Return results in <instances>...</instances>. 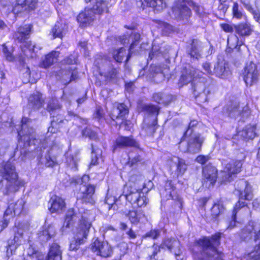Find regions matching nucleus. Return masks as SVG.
I'll return each mask as SVG.
<instances>
[{"label":"nucleus","instance_id":"obj_1","mask_svg":"<svg viewBox=\"0 0 260 260\" xmlns=\"http://www.w3.org/2000/svg\"><path fill=\"white\" fill-rule=\"evenodd\" d=\"M235 186L236 190L235 193L239 196V199L238 202L235 205L232 213L226 220L228 230H232L236 226L238 223L236 221V214L240 209L246 206L244 201H250L253 198L252 187L247 181L244 179L239 180L236 182Z\"/></svg>","mask_w":260,"mask_h":260},{"label":"nucleus","instance_id":"obj_2","mask_svg":"<svg viewBox=\"0 0 260 260\" xmlns=\"http://www.w3.org/2000/svg\"><path fill=\"white\" fill-rule=\"evenodd\" d=\"M220 234L216 233L211 237H204L199 239L197 244L204 258L195 257L194 260H223V254L216 249V246L220 244Z\"/></svg>","mask_w":260,"mask_h":260},{"label":"nucleus","instance_id":"obj_3","mask_svg":"<svg viewBox=\"0 0 260 260\" xmlns=\"http://www.w3.org/2000/svg\"><path fill=\"white\" fill-rule=\"evenodd\" d=\"M0 176L7 181L6 188L7 194L18 191L24 185V181L18 178L15 166L7 162L0 167Z\"/></svg>","mask_w":260,"mask_h":260},{"label":"nucleus","instance_id":"obj_4","mask_svg":"<svg viewBox=\"0 0 260 260\" xmlns=\"http://www.w3.org/2000/svg\"><path fill=\"white\" fill-rule=\"evenodd\" d=\"M204 140L205 138L200 134L189 135L185 137L183 135L179 143V148L184 153H197L201 150Z\"/></svg>","mask_w":260,"mask_h":260},{"label":"nucleus","instance_id":"obj_5","mask_svg":"<svg viewBox=\"0 0 260 260\" xmlns=\"http://www.w3.org/2000/svg\"><path fill=\"white\" fill-rule=\"evenodd\" d=\"M94 217L90 211L84 212L82 218L79 220V223L74 232V239L79 242H85L87 239L91 222Z\"/></svg>","mask_w":260,"mask_h":260},{"label":"nucleus","instance_id":"obj_6","mask_svg":"<svg viewBox=\"0 0 260 260\" xmlns=\"http://www.w3.org/2000/svg\"><path fill=\"white\" fill-rule=\"evenodd\" d=\"M212 79L208 76H199L192 82L193 93L196 98L201 96L203 102L208 101V95L210 94V89L213 85Z\"/></svg>","mask_w":260,"mask_h":260},{"label":"nucleus","instance_id":"obj_7","mask_svg":"<svg viewBox=\"0 0 260 260\" xmlns=\"http://www.w3.org/2000/svg\"><path fill=\"white\" fill-rule=\"evenodd\" d=\"M142 109L151 115L149 118L145 119V123L143 128L148 135H152L155 132L158 126L157 116L159 109L153 105L144 104L142 105Z\"/></svg>","mask_w":260,"mask_h":260},{"label":"nucleus","instance_id":"obj_8","mask_svg":"<svg viewBox=\"0 0 260 260\" xmlns=\"http://www.w3.org/2000/svg\"><path fill=\"white\" fill-rule=\"evenodd\" d=\"M185 0H176L172 8L171 16L178 20L187 22L190 17L191 12L187 7Z\"/></svg>","mask_w":260,"mask_h":260},{"label":"nucleus","instance_id":"obj_9","mask_svg":"<svg viewBox=\"0 0 260 260\" xmlns=\"http://www.w3.org/2000/svg\"><path fill=\"white\" fill-rule=\"evenodd\" d=\"M242 240L249 242H256L260 239V220L250 221L241 231L240 234Z\"/></svg>","mask_w":260,"mask_h":260},{"label":"nucleus","instance_id":"obj_10","mask_svg":"<svg viewBox=\"0 0 260 260\" xmlns=\"http://www.w3.org/2000/svg\"><path fill=\"white\" fill-rule=\"evenodd\" d=\"M31 28V25H25L24 26L19 27L17 31L15 33L14 37L18 41L23 42V45L29 51L37 52L41 49L39 46H37L36 44L32 43L31 42L25 41L30 34Z\"/></svg>","mask_w":260,"mask_h":260},{"label":"nucleus","instance_id":"obj_11","mask_svg":"<svg viewBox=\"0 0 260 260\" xmlns=\"http://www.w3.org/2000/svg\"><path fill=\"white\" fill-rule=\"evenodd\" d=\"M243 80L247 86H251L258 80L259 73L256 65L250 62L245 66L243 72Z\"/></svg>","mask_w":260,"mask_h":260},{"label":"nucleus","instance_id":"obj_12","mask_svg":"<svg viewBox=\"0 0 260 260\" xmlns=\"http://www.w3.org/2000/svg\"><path fill=\"white\" fill-rule=\"evenodd\" d=\"M92 251L98 255L107 257L111 255L112 248L107 242L94 238L91 244Z\"/></svg>","mask_w":260,"mask_h":260},{"label":"nucleus","instance_id":"obj_13","mask_svg":"<svg viewBox=\"0 0 260 260\" xmlns=\"http://www.w3.org/2000/svg\"><path fill=\"white\" fill-rule=\"evenodd\" d=\"M209 47L208 44L199 40L192 39L190 47L187 49V53L191 58L198 60L202 57L205 49Z\"/></svg>","mask_w":260,"mask_h":260},{"label":"nucleus","instance_id":"obj_14","mask_svg":"<svg viewBox=\"0 0 260 260\" xmlns=\"http://www.w3.org/2000/svg\"><path fill=\"white\" fill-rule=\"evenodd\" d=\"M128 113V109L123 103L117 104L112 110L110 114L111 119L115 121L117 125H121L126 120V115Z\"/></svg>","mask_w":260,"mask_h":260},{"label":"nucleus","instance_id":"obj_15","mask_svg":"<svg viewBox=\"0 0 260 260\" xmlns=\"http://www.w3.org/2000/svg\"><path fill=\"white\" fill-rule=\"evenodd\" d=\"M94 191L95 187L93 185L82 183L77 193V199L81 200L83 203L92 204L93 201L92 197Z\"/></svg>","mask_w":260,"mask_h":260},{"label":"nucleus","instance_id":"obj_16","mask_svg":"<svg viewBox=\"0 0 260 260\" xmlns=\"http://www.w3.org/2000/svg\"><path fill=\"white\" fill-rule=\"evenodd\" d=\"M202 72L196 70L193 67H188L184 68L182 71V75L179 81V84L181 86L186 85L191 81L196 79L199 76H201Z\"/></svg>","mask_w":260,"mask_h":260},{"label":"nucleus","instance_id":"obj_17","mask_svg":"<svg viewBox=\"0 0 260 260\" xmlns=\"http://www.w3.org/2000/svg\"><path fill=\"white\" fill-rule=\"evenodd\" d=\"M225 166L223 169L224 175V181H231L232 175L239 173L242 166V162L241 160H231L226 163L223 162Z\"/></svg>","mask_w":260,"mask_h":260},{"label":"nucleus","instance_id":"obj_18","mask_svg":"<svg viewBox=\"0 0 260 260\" xmlns=\"http://www.w3.org/2000/svg\"><path fill=\"white\" fill-rule=\"evenodd\" d=\"M203 185L207 188L212 187L216 181L217 170L213 166H207L203 170Z\"/></svg>","mask_w":260,"mask_h":260},{"label":"nucleus","instance_id":"obj_19","mask_svg":"<svg viewBox=\"0 0 260 260\" xmlns=\"http://www.w3.org/2000/svg\"><path fill=\"white\" fill-rule=\"evenodd\" d=\"M228 110L229 116L235 118L240 117V120L247 118L250 114L248 107L244 104L233 105Z\"/></svg>","mask_w":260,"mask_h":260},{"label":"nucleus","instance_id":"obj_20","mask_svg":"<svg viewBox=\"0 0 260 260\" xmlns=\"http://www.w3.org/2000/svg\"><path fill=\"white\" fill-rule=\"evenodd\" d=\"M161 247L164 249H167L175 255H179L181 253L180 243L175 238H167L165 239Z\"/></svg>","mask_w":260,"mask_h":260},{"label":"nucleus","instance_id":"obj_21","mask_svg":"<svg viewBox=\"0 0 260 260\" xmlns=\"http://www.w3.org/2000/svg\"><path fill=\"white\" fill-rule=\"evenodd\" d=\"M125 216L134 225H137L139 223H145L148 221L145 213L142 210H130L125 213Z\"/></svg>","mask_w":260,"mask_h":260},{"label":"nucleus","instance_id":"obj_22","mask_svg":"<svg viewBox=\"0 0 260 260\" xmlns=\"http://www.w3.org/2000/svg\"><path fill=\"white\" fill-rule=\"evenodd\" d=\"M132 147H139L138 143L132 137H119L116 140L114 151L116 148H126Z\"/></svg>","mask_w":260,"mask_h":260},{"label":"nucleus","instance_id":"obj_23","mask_svg":"<svg viewBox=\"0 0 260 260\" xmlns=\"http://www.w3.org/2000/svg\"><path fill=\"white\" fill-rule=\"evenodd\" d=\"M214 72L221 78H225L231 74L228 63L223 59H218L215 64Z\"/></svg>","mask_w":260,"mask_h":260},{"label":"nucleus","instance_id":"obj_24","mask_svg":"<svg viewBox=\"0 0 260 260\" xmlns=\"http://www.w3.org/2000/svg\"><path fill=\"white\" fill-rule=\"evenodd\" d=\"M87 210H85L83 209L79 210V213H77L75 210L73 208L70 209L68 210L65 220L63 223V228H68L70 227V225L72 224L74 222L77 220L80 217L81 218L82 215L84 212Z\"/></svg>","mask_w":260,"mask_h":260},{"label":"nucleus","instance_id":"obj_25","mask_svg":"<svg viewBox=\"0 0 260 260\" xmlns=\"http://www.w3.org/2000/svg\"><path fill=\"white\" fill-rule=\"evenodd\" d=\"M44 99L42 94L39 92H36L30 95L28 98V105L29 108L34 110H38L42 108L44 105Z\"/></svg>","mask_w":260,"mask_h":260},{"label":"nucleus","instance_id":"obj_26","mask_svg":"<svg viewBox=\"0 0 260 260\" xmlns=\"http://www.w3.org/2000/svg\"><path fill=\"white\" fill-rule=\"evenodd\" d=\"M253 31V26L248 22L240 23L235 26V32L240 37L249 36Z\"/></svg>","mask_w":260,"mask_h":260},{"label":"nucleus","instance_id":"obj_27","mask_svg":"<svg viewBox=\"0 0 260 260\" xmlns=\"http://www.w3.org/2000/svg\"><path fill=\"white\" fill-rule=\"evenodd\" d=\"M171 169H175V174L177 176L183 175L187 170V166L184 159L178 157H174L171 160Z\"/></svg>","mask_w":260,"mask_h":260},{"label":"nucleus","instance_id":"obj_28","mask_svg":"<svg viewBox=\"0 0 260 260\" xmlns=\"http://www.w3.org/2000/svg\"><path fill=\"white\" fill-rule=\"evenodd\" d=\"M94 18L95 15L93 11L88 8L85 9L84 12L80 13L77 16V19L82 26H85L92 22Z\"/></svg>","mask_w":260,"mask_h":260},{"label":"nucleus","instance_id":"obj_29","mask_svg":"<svg viewBox=\"0 0 260 260\" xmlns=\"http://www.w3.org/2000/svg\"><path fill=\"white\" fill-rule=\"evenodd\" d=\"M86 3L90 2L92 8H89L93 11L94 15L101 14L108 11L107 4L104 0H85Z\"/></svg>","mask_w":260,"mask_h":260},{"label":"nucleus","instance_id":"obj_30","mask_svg":"<svg viewBox=\"0 0 260 260\" xmlns=\"http://www.w3.org/2000/svg\"><path fill=\"white\" fill-rule=\"evenodd\" d=\"M51 207L49 210L51 213H62L66 208V204L64 200L57 196L51 198Z\"/></svg>","mask_w":260,"mask_h":260},{"label":"nucleus","instance_id":"obj_31","mask_svg":"<svg viewBox=\"0 0 260 260\" xmlns=\"http://www.w3.org/2000/svg\"><path fill=\"white\" fill-rule=\"evenodd\" d=\"M56 234V230L53 225H45L43 230L38 234V237L42 242H47Z\"/></svg>","mask_w":260,"mask_h":260},{"label":"nucleus","instance_id":"obj_32","mask_svg":"<svg viewBox=\"0 0 260 260\" xmlns=\"http://www.w3.org/2000/svg\"><path fill=\"white\" fill-rule=\"evenodd\" d=\"M59 52L53 51L47 54L44 59H43L40 63V67L44 69H47L51 66L54 62L57 61Z\"/></svg>","mask_w":260,"mask_h":260},{"label":"nucleus","instance_id":"obj_33","mask_svg":"<svg viewBox=\"0 0 260 260\" xmlns=\"http://www.w3.org/2000/svg\"><path fill=\"white\" fill-rule=\"evenodd\" d=\"M68 31V26L62 21H57L52 29L53 38H61Z\"/></svg>","mask_w":260,"mask_h":260},{"label":"nucleus","instance_id":"obj_34","mask_svg":"<svg viewBox=\"0 0 260 260\" xmlns=\"http://www.w3.org/2000/svg\"><path fill=\"white\" fill-rule=\"evenodd\" d=\"M61 251L60 246L56 243H53L50 246L46 260H61Z\"/></svg>","mask_w":260,"mask_h":260},{"label":"nucleus","instance_id":"obj_35","mask_svg":"<svg viewBox=\"0 0 260 260\" xmlns=\"http://www.w3.org/2000/svg\"><path fill=\"white\" fill-rule=\"evenodd\" d=\"M27 254L28 258L27 260L44 259V256L42 253L30 245H29V247L27 249ZM21 259L22 260H25V258H21Z\"/></svg>","mask_w":260,"mask_h":260},{"label":"nucleus","instance_id":"obj_36","mask_svg":"<svg viewBox=\"0 0 260 260\" xmlns=\"http://www.w3.org/2000/svg\"><path fill=\"white\" fill-rule=\"evenodd\" d=\"M63 117L61 115L57 116H52V119L51 122V126L48 128V131L51 133H56L59 127L60 124L62 123Z\"/></svg>","mask_w":260,"mask_h":260},{"label":"nucleus","instance_id":"obj_37","mask_svg":"<svg viewBox=\"0 0 260 260\" xmlns=\"http://www.w3.org/2000/svg\"><path fill=\"white\" fill-rule=\"evenodd\" d=\"M154 101L158 103L168 105L172 100L173 98L170 94H165L162 93H156L153 95Z\"/></svg>","mask_w":260,"mask_h":260},{"label":"nucleus","instance_id":"obj_38","mask_svg":"<svg viewBox=\"0 0 260 260\" xmlns=\"http://www.w3.org/2000/svg\"><path fill=\"white\" fill-rule=\"evenodd\" d=\"M149 7L154 9V11L159 12L166 7V3L163 0H147Z\"/></svg>","mask_w":260,"mask_h":260},{"label":"nucleus","instance_id":"obj_39","mask_svg":"<svg viewBox=\"0 0 260 260\" xmlns=\"http://www.w3.org/2000/svg\"><path fill=\"white\" fill-rule=\"evenodd\" d=\"M255 125H249L246 126L242 132V136L248 139H252L256 136Z\"/></svg>","mask_w":260,"mask_h":260},{"label":"nucleus","instance_id":"obj_40","mask_svg":"<svg viewBox=\"0 0 260 260\" xmlns=\"http://www.w3.org/2000/svg\"><path fill=\"white\" fill-rule=\"evenodd\" d=\"M11 204L13 207L14 215H18L24 212L25 202L23 199H19L16 202L12 203Z\"/></svg>","mask_w":260,"mask_h":260},{"label":"nucleus","instance_id":"obj_41","mask_svg":"<svg viewBox=\"0 0 260 260\" xmlns=\"http://www.w3.org/2000/svg\"><path fill=\"white\" fill-rule=\"evenodd\" d=\"M142 192V191L140 190L134 189L125 196V199L132 205H135L137 200L140 197Z\"/></svg>","mask_w":260,"mask_h":260},{"label":"nucleus","instance_id":"obj_42","mask_svg":"<svg viewBox=\"0 0 260 260\" xmlns=\"http://www.w3.org/2000/svg\"><path fill=\"white\" fill-rule=\"evenodd\" d=\"M224 211V207L222 204H214L211 209V216L212 219H216Z\"/></svg>","mask_w":260,"mask_h":260},{"label":"nucleus","instance_id":"obj_43","mask_svg":"<svg viewBox=\"0 0 260 260\" xmlns=\"http://www.w3.org/2000/svg\"><path fill=\"white\" fill-rule=\"evenodd\" d=\"M22 129L19 132H18L19 136H21L22 138H23V140L26 141H28L32 139H34V129L31 128H28V127L25 129V131H23V133H22Z\"/></svg>","mask_w":260,"mask_h":260},{"label":"nucleus","instance_id":"obj_44","mask_svg":"<svg viewBox=\"0 0 260 260\" xmlns=\"http://www.w3.org/2000/svg\"><path fill=\"white\" fill-rule=\"evenodd\" d=\"M92 151H91V160L90 166L95 165L97 164L99 156L101 155L102 151L99 149L95 148L93 145H91Z\"/></svg>","mask_w":260,"mask_h":260},{"label":"nucleus","instance_id":"obj_45","mask_svg":"<svg viewBox=\"0 0 260 260\" xmlns=\"http://www.w3.org/2000/svg\"><path fill=\"white\" fill-rule=\"evenodd\" d=\"M125 54V51L124 49L123 48H120L119 49L114 50L113 51V56L117 62H121Z\"/></svg>","mask_w":260,"mask_h":260},{"label":"nucleus","instance_id":"obj_46","mask_svg":"<svg viewBox=\"0 0 260 260\" xmlns=\"http://www.w3.org/2000/svg\"><path fill=\"white\" fill-rule=\"evenodd\" d=\"M24 6V10L26 12H29L35 10L37 6V0H25L23 3Z\"/></svg>","mask_w":260,"mask_h":260},{"label":"nucleus","instance_id":"obj_47","mask_svg":"<svg viewBox=\"0 0 260 260\" xmlns=\"http://www.w3.org/2000/svg\"><path fill=\"white\" fill-rule=\"evenodd\" d=\"M61 106L59 104L58 102L56 100H51L47 105V109L50 112H53V111L60 109ZM53 113H51L50 115H53Z\"/></svg>","mask_w":260,"mask_h":260},{"label":"nucleus","instance_id":"obj_48","mask_svg":"<svg viewBox=\"0 0 260 260\" xmlns=\"http://www.w3.org/2000/svg\"><path fill=\"white\" fill-rule=\"evenodd\" d=\"M116 200L115 197L110 196L107 197L105 199V204L107 205V208L109 210L113 209V210H116L117 209V206L116 204Z\"/></svg>","mask_w":260,"mask_h":260},{"label":"nucleus","instance_id":"obj_49","mask_svg":"<svg viewBox=\"0 0 260 260\" xmlns=\"http://www.w3.org/2000/svg\"><path fill=\"white\" fill-rule=\"evenodd\" d=\"M198 122L196 120H192L190 121L188 126L187 129L184 133L183 135H184L185 137L189 135L196 134L193 133V128L198 125Z\"/></svg>","mask_w":260,"mask_h":260},{"label":"nucleus","instance_id":"obj_50","mask_svg":"<svg viewBox=\"0 0 260 260\" xmlns=\"http://www.w3.org/2000/svg\"><path fill=\"white\" fill-rule=\"evenodd\" d=\"M83 135L91 140H96L98 138L97 134L89 128L84 129L83 131Z\"/></svg>","mask_w":260,"mask_h":260},{"label":"nucleus","instance_id":"obj_51","mask_svg":"<svg viewBox=\"0 0 260 260\" xmlns=\"http://www.w3.org/2000/svg\"><path fill=\"white\" fill-rule=\"evenodd\" d=\"M148 199L142 192L140 195V197L138 198L136 202L135 205L138 207H142L145 206L148 203Z\"/></svg>","mask_w":260,"mask_h":260},{"label":"nucleus","instance_id":"obj_52","mask_svg":"<svg viewBox=\"0 0 260 260\" xmlns=\"http://www.w3.org/2000/svg\"><path fill=\"white\" fill-rule=\"evenodd\" d=\"M248 254L253 260H260V242L254 247V250Z\"/></svg>","mask_w":260,"mask_h":260},{"label":"nucleus","instance_id":"obj_53","mask_svg":"<svg viewBox=\"0 0 260 260\" xmlns=\"http://www.w3.org/2000/svg\"><path fill=\"white\" fill-rule=\"evenodd\" d=\"M129 38L132 39V40H134L135 41H133L130 46L129 55L127 57V60L128 59V57L130 55L132 50L134 48V46L135 45V42L139 40L140 38V35L138 32H134L131 34V36H129Z\"/></svg>","mask_w":260,"mask_h":260},{"label":"nucleus","instance_id":"obj_54","mask_svg":"<svg viewBox=\"0 0 260 260\" xmlns=\"http://www.w3.org/2000/svg\"><path fill=\"white\" fill-rule=\"evenodd\" d=\"M233 17L238 19H241L244 16L243 14L241 11L239 10L238 4L234 3L233 7Z\"/></svg>","mask_w":260,"mask_h":260},{"label":"nucleus","instance_id":"obj_55","mask_svg":"<svg viewBox=\"0 0 260 260\" xmlns=\"http://www.w3.org/2000/svg\"><path fill=\"white\" fill-rule=\"evenodd\" d=\"M143 160L142 156L141 154H138L135 156H133L132 155L129 156L128 164L131 166H133L136 165L138 162H141Z\"/></svg>","mask_w":260,"mask_h":260},{"label":"nucleus","instance_id":"obj_56","mask_svg":"<svg viewBox=\"0 0 260 260\" xmlns=\"http://www.w3.org/2000/svg\"><path fill=\"white\" fill-rule=\"evenodd\" d=\"M160 232L159 230H152L146 233L143 238L149 237L153 239H157L160 236Z\"/></svg>","mask_w":260,"mask_h":260},{"label":"nucleus","instance_id":"obj_57","mask_svg":"<svg viewBox=\"0 0 260 260\" xmlns=\"http://www.w3.org/2000/svg\"><path fill=\"white\" fill-rule=\"evenodd\" d=\"M53 150V148H51L50 151H48V154L45 156L46 161L45 162V165L47 167H52L54 166L55 164V161L54 159L51 157L50 154L52 153V151Z\"/></svg>","mask_w":260,"mask_h":260},{"label":"nucleus","instance_id":"obj_58","mask_svg":"<svg viewBox=\"0 0 260 260\" xmlns=\"http://www.w3.org/2000/svg\"><path fill=\"white\" fill-rule=\"evenodd\" d=\"M104 112L103 109L100 107H97L96 111L93 115L94 118L98 121H100L104 118Z\"/></svg>","mask_w":260,"mask_h":260},{"label":"nucleus","instance_id":"obj_59","mask_svg":"<svg viewBox=\"0 0 260 260\" xmlns=\"http://www.w3.org/2000/svg\"><path fill=\"white\" fill-rule=\"evenodd\" d=\"M25 11L24 10V6L23 3L22 4H17L12 9V12L15 15H18L19 13Z\"/></svg>","mask_w":260,"mask_h":260},{"label":"nucleus","instance_id":"obj_60","mask_svg":"<svg viewBox=\"0 0 260 260\" xmlns=\"http://www.w3.org/2000/svg\"><path fill=\"white\" fill-rule=\"evenodd\" d=\"M67 162L71 168H76L77 158L74 157L73 155H70L67 158Z\"/></svg>","mask_w":260,"mask_h":260},{"label":"nucleus","instance_id":"obj_61","mask_svg":"<svg viewBox=\"0 0 260 260\" xmlns=\"http://www.w3.org/2000/svg\"><path fill=\"white\" fill-rule=\"evenodd\" d=\"M243 4L246 9L252 14L253 18L255 15L256 16V14L259 12L258 10L254 9V8H253L248 3H244Z\"/></svg>","mask_w":260,"mask_h":260},{"label":"nucleus","instance_id":"obj_62","mask_svg":"<svg viewBox=\"0 0 260 260\" xmlns=\"http://www.w3.org/2000/svg\"><path fill=\"white\" fill-rule=\"evenodd\" d=\"M235 25H231L226 23L221 24V27L222 29L226 32L235 31Z\"/></svg>","mask_w":260,"mask_h":260},{"label":"nucleus","instance_id":"obj_63","mask_svg":"<svg viewBox=\"0 0 260 260\" xmlns=\"http://www.w3.org/2000/svg\"><path fill=\"white\" fill-rule=\"evenodd\" d=\"M84 243V242H79L78 240L74 239V241L72 242L70 245V249L71 250H75L78 249L80 244Z\"/></svg>","mask_w":260,"mask_h":260},{"label":"nucleus","instance_id":"obj_64","mask_svg":"<svg viewBox=\"0 0 260 260\" xmlns=\"http://www.w3.org/2000/svg\"><path fill=\"white\" fill-rule=\"evenodd\" d=\"M187 4L189 6H192L193 9L199 14L201 13L202 8L200 6L194 3L193 2H187Z\"/></svg>","mask_w":260,"mask_h":260}]
</instances>
